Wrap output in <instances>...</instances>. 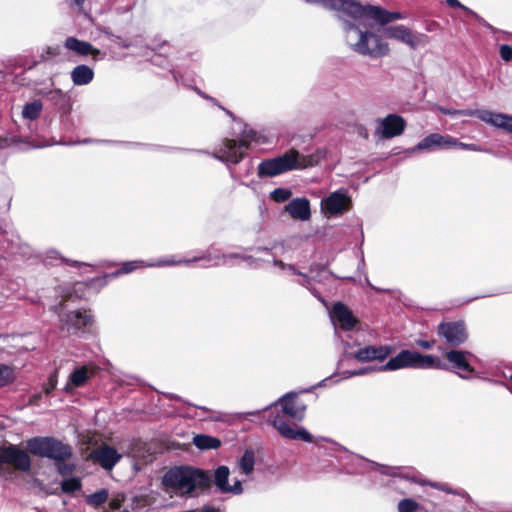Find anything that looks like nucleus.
Returning a JSON list of instances; mask_svg holds the SVG:
<instances>
[{"label":"nucleus","instance_id":"9d476101","mask_svg":"<svg viewBox=\"0 0 512 512\" xmlns=\"http://www.w3.org/2000/svg\"><path fill=\"white\" fill-rule=\"evenodd\" d=\"M249 148L250 142L247 139L235 140L224 138L222 145L215 151L213 156L225 163L238 164L244 159Z\"/></svg>","mask_w":512,"mask_h":512},{"label":"nucleus","instance_id":"72a5a7b5","mask_svg":"<svg viewBox=\"0 0 512 512\" xmlns=\"http://www.w3.org/2000/svg\"><path fill=\"white\" fill-rule=\"evenodd\" d=\"M15 379L14 371L11 367L0 363V387L11 384Z\"/></svg>","mask_w":512,"mask_h":512},{"label":"nucleus","instance_id":"6e6552de","mask_svg":"<svg viewBox=\"0 0 512 512\" xmlns=\"http://www.w3.org/2000/svg\"><path fill=\"white\" fill-rule=\"evenodd\" d=\"M437 335L451 348L463 345L469 337L467 325L463 320L441 322L437 326Z\"/></svg>","mask_w":512,"mask_h":512},{"label":"nucleus","instance_id":"49530a36","mask_svg":"<svg viewBox=\"0 0 512 512\" xmlns=\"http://www.w3.org/2000/svg\"><path fill=\"white\" fill-rule=\"evenodd\" d=\"M380 367H372V366H369V367H364V368H360L358 370H355V371H352L350 373L351 376H360V375H365V374H368V373H371V372H374V371H381Z\"/></svg>","mask_w":512,"mask_h":512},{"label":"nucleus","instance_id":"f3484780","mask_svg":"<svg viewBox=\"0 0 512 512\" xmlns=\"http://www.w3.org/2000/svg\"><path fill=\"white\" fill-rule=\"evenodd\" d=\"M100 368L96 365H83L75 368L69 376L64 391L71 392L73 388L83 387L89 379L94 377Z\"/></svg>","mask_w":512,"mask_h":512},{"label":"nucleus","instance_id":"b1692460","mask_svg":"<svg viewBox=\"0 0 512 512\" xmlns=\"http://www.w3.org/2000/svg\"><path fill=\"white\" fill-rule=\"evenodd\" d=\"M65 47L80 56L92 55L94 59L100 55V50L91 43L77 39L76 37H67L64 43Z\"/></svg>","mask_w":512,"mask_h":512},{"label":"nucleus","instance_id":"f704fd0d","mask_svg":"<svg viewBox=\"0 0 512 512\" xmlns=\"http://www.w3.org/2000/svg\"><path fill=\"white\" fill-rule=\"evenodd\" d=\"M82 487L81 480L77 477L68 478L62 481L61 489L64 493L70 494L80 490Z\"/></svg>","mask_w":512,"mask_h":512},{"label":"nucleus","instance_id":"c85d7f7f","mask_svg":"<svg viewBox=\"0 0 512 512\" xmlns=\"http://www.w3.org/2000/svg\"><path fill=\"white\" fill-rule=\"evenodd\" d=\"M43 109V104L40 100H34L33 102L25 104L22 111V116L25 119L36 120L39 118Z\"/></svg>","mask_w":512,"mask_h":512},{"label":"nucleus","instance_id":"423d86ee","mask_svg":"<svg viewBox=\"0 0 512 512\" xmlns=\"http://www.w3.org/2000/svg\"><path fill=\"white\" fill-rule=\"evenodd\" d=\"M421 368V369H438L443 370V359L433 355H423L416 351L402 350L395 357L382 365L380 370H398L402 368Z\"/></svg>","mask_w":512,"mask_h":512},{"label":"nucleus","instance_id":"1a4fd4ad","mask_svg":"<svg viewBox=\"0 0 512 512\" xmlns=\"http://www.w3.org/2000/svg\"><path fill=\"white\" fill-rule=\"evenodd\" d=\"M471 352L451 349L443 352V370L456 373L463 379H469L475 373L474 367L469 363Z\"/></svg>","mask_w":512,"mask_h":512},{"label":"nucleus","instance_id":"864d4df0","mask_svg":"<svg viewBox=\"0 0 512 512\" xmlns=\"http://www.w3.org/2000/svg\"><path fill=\"white\" fill-rule=\"evenodd\" d=\"M64 262L71 266V267H80L81 265H83V263L79 262V261H76V260H70V259H65Z\"/></svg>","mask_w":512,"mask_h":512},{"label":"nucleus","instance_id":"58836bf2","mask_svg":"<svg viewBox=\"0 0 512 512\" xmlns=\"http://www.w3.org/2000/svg\"><path fill=\"white\" fill-rule=\"evenodd\" d=\"M76 300H79L77 297H75V294H74V291H73V288L71 287L70 290H68L67 292H65L63 295H62V300L61 302L58 304V306H56V311H63L66 304L68 302H75Z\"/></svg>","mask_w":512,"mask_h":512},{"label":"nucleus","instance_id":"39448f33","mask_svg":"<svg viewBox=\"0 0 512 512\" xmlns=\"http://www.w3.org/2000/svg\"><path fill=\"white\" fill-rule=\"evenodd\" d=\"M30 454L55 461L68 460L73 456L72 447L52 436H36L26 441Z\"/></svg>","mask_w":512,"mask_h":512},{"label":"nucleus","instance_id":"bb28decb","mask_svg":"<svg viewBox=\"0 0 512 512\" xmlns=\"http://www.w3.org/2000/svg\"><path fill=\"white\" fill-rule=\"evenodd\" d=\"M193 443L200 450L217 449L221 446L220 439L205 434L195 435Z\"/></svg>","mask_w":512,"mask_h":512},{"label":"nucleus","instance_id":"13d9d810","mask_svg":"<svg viewBox=\"0 0 512 512\" xmlns=\"http://www.w3.org/2000/svg\"><path fill=\"white\" fill-rule=\"evenodd\" d=\"M202 512H216V511L214 510V508H211V507H204V508L202 509Z\"/></svg>","mask_w":512,"mask_h":512},{"label":"nucleus","instance_id":"a211bd4d","mask_svg":"<svg viewBox=\"0 0 512 512\" xmlns=\"http://www.w3.org/2000/svg\"><path fill=\"white\" fill-rule=\"evenodd\" d=\"M313 4H321L323 7L341 11L348 16L356 15L360 11V2L358 0H305Z\"/></svg>","mask_w":512,"mask_h":512},{"label":"nucleus","instance_id":"f8f14e48","mask_svg":"<svg viewBox=\"0 0 512 512\" xmlns=\"http://www.w3.org/2000/svg\"><path fill=\"white\" fill-rule=\"evenodd\" d=\"M388 38L396 39L408 45L411 49H417L419 45L427 43V36L424 34L415 35L404 25L390 26L385 29Z\"/></svg>","mask_w":512,"mask_h":512},{"label":"nucleus","instance_id":"5701e85b","mask_svg":"<svg viewBox=\"0 0 512 512\" xmlns=\"http://www.w3.org/2000/svg\"><path fill=\"white\" fill-rule=\"evenodd\" d=\"M438 110L443 115H449V116H476L477 118L481 119L484 122L490 123L494 126L495 117L499 116L500 113H493L487 110H456V109H449L444 107H439Z\"/></svg>","mask_w":512,"mask_h":512},{"label":"nucleus","instance_id":"ddd939ff","mask_svg":"<svg viewBox=\"0 0 512 512\" xmlns=\"http://www.w3.org/2000/svg\"><path fill=\"white\" fill-rule=\"evenodd\" d=\"M360 11L351 17L354 19L369 17L381 25H386L394 20L402 19L403 15L400 12H390L379 6L363 5L360 3Z\"/></svg>","mask_w":512,"mask_h":512},{"label":"nucleus","instance_id":"8fccbe9b","mask_svg":"<svg viewBox=\"0 0 512 512\" xmlns=\"http://www.w3.org/2000/svg\"><path fill=\"white\" fill-rule=\"evenodd\" d=\"M416 343L423 349H431L435 344V340H417Z\"/></svg>","mask_w":512,"mask_h":512},{"label":"nucleus","instance_id":"37998d69","mask_svg":"<svg viewBox=\"0 0 512 512\" xmlns=\"http://www.w3.org/2000/svg\"><path fill=\"white\" fill-rule=\"evenodd\" d=\"M57 385V373L54 372L51 374L48 378L47 383L45 384L43 391L46 395H49L52 393V391L56 388Z\"/></svg>","mask_w":512,"mask_h":512},{"label":"nucleus","instance_id":"4c0bfd02","mask_svg":"<svg viewBox=\"0 0 512 512\" xmlns=\"http://www.w3.org/2000/svg\"><path fill=\"white\" fill-rule=\"evenodd\" d=\"M291 195L292 192L289 189L276 188L271 192L270 197L276 203H283L287 201L291 197Z\"/></svg>","mask_w":512,"mask_h":512},{"label":"nucleus","instance_id":"0e129e2a","mask_svg":"<svg viewBox=\"0 0 512 512\" xmlns=\"http://www.w3.org/2000/svg\"><path fill=\"white\" fill-rule=\"evenodd\" d=\"M103 512H109V511H103Z\"/></svg>","mask_w":512,"mask_h":512},{"label":"nucleus","instance_id":"052dcab7","mask_svg":"<svg viewBox=\"0 0 512 512\" xmlns=\"http://www.w3.org/2000/svg\"><path fill=\"white\" fill-rule=\"evenodd\" d=\"M509 384L507 385L508 389L512 392V375L509 377Z\"/></svg>","mask_w":512,"mask_h":512},{"label":"nucleus","instance_id":"ea45409f","mask_svg":"<svg viewBox=\"0 0 512 512\" xmlns=\"http://www.w3.org/2000/svg\"><path fill=\"white\" fill-rule=\"evenodd\" d=\"M418 508V503L412 499H403L398 504L399 512H415Z\"/></svg>","mask_w":512,"mask_h":512},{"label":"nucleus","instance_id":"c756f323","mask_svg":"<svg viewBox=\"0 0 512 512\" xmlns=\"http://www.w3.org/2000/svg\"><path fill=\"white\" fill-rule=\"evenodd\" d=\"M255 454L253 450L247 449L242 455L239 465L243 473L250 474L254 470Z\"/></svg>","mask_w":512,"mask_h":512},{"label":"nucleus","instance_id":"cd10ccee","mask_svg":"<svg viewBox=\"0 0 512 512\" xmlns=\"http://www.w3.org/2000/svg\"><path fill=\"white\" fill-rule=\"evenodd\" d=\"M229 474H230V471L227 466H219L215 470L214 483L222 493H225L227 491V487L229 485L228 484Z\"/></svg>","mask_w":512,"mask_h":512},{"label":"nucleus","instance_id":"c03bdc74","mask_svg":"<svg viewBox=\"0 0 512 512\" xmlns=\"http://www.w3.org/2000/svg\"><path fill=\"white\" fill-rule=\"evenodd\" d=\"M500 57L505 62L512 60V46L508 44H502L499 49Z\"/></svg>","mask_w":512,"mask_h":512},{"label":"nucleus","instance_id":"0eeeda50","mask_svg":"<svg viewBox=\"0 0 512 512\" xmlns=\"http://www.w3.org/2000/svg\"><path fill=\"white\" fill-rule=\"evenodd\" d=\"M29 453L28 450H23L16 444L0 446V470L6 464L16 471L29 472L32 465Z\"/></svg>","mask_w":512,"mask_h":512},{"label":"nucleus","instance_id":"9b49d317","mask_svg":"<svg viewBox=\"0 0 512 512\" xmlns=\"http://www.w3.org/2000/svg\"><path fill=\"white\" fill-rule=\"evenodd\" d=\"M61 322V330L68 334H77L94 323V316L91 310H74L67 313L57 311Z\"/></svg>","mask_w":512,"mask_h":512},{"label":"nucleus","instance_id":"3c124183","mask_svg":"<svg viewBox=\"0 0 512 512\" xmlns=\"http://www.w3.org/2000/svg\"><path fill=\"white\" fill-rule=\"evenodd\" d=\"M42 399V392L34 393L29 398V404L38 405Z\"/></svg>","mask_w":512,"mask_h":512},{"label":"nucleus","instance_id":"4d7b16f0","mask_svg":"<svg viewBox=\"0 0 512 512\" xmlns=\"http://www.w3.org/2000/svg\"><path fill=\"white\" fill-rule=\"evenodd\" d=\"M203 259V257H194L193 260H183V263H190L191 261H198ZM178 263H182V261H179Z\"/></svg>","mask_w":512,"mask_h":512},{"label":"nucleus","instance_id":"a878e982","mask_svg":"<svg viewBox=\"0 0 512 512\" xmlns=\"http://www.w3.org/2000/svg\"><path fill=\"white\" fill-rule=\"evenodd\" d=\"M94 78V71L87 65L76 66L71 72V79L75 85L82 86L89 84Z\"/></svg>","mask_w":512,"mask_h":512},{"label":"nucleus","instance_id":"2f4dec72","mask_svg":"<svg viewBox=\"0 0 512 512\" xmlns=\"http://www.w3.org/2000/svg\"><path fill=\"white\" fill-rule=\"evenodd\" d=\"M108 499V491L106 489H100L90 495L86 496V503L94 508H97L104 504Z\"/></svg>","mask_w":512,"mask_h":512},{"label":"nucleus","instance_id":"4468645a","mask_svg":"<svg viewBox=\"0 0 512 512\" xmlns=\"http://www.w3.org/2000/svg\"><path fill=\"white\" fill-rule=\"evenodd\" d=\"M391 353L392 347L389 345H368L349 353L348 356L360 363H365L374 360L384 361Z\"/></svg>","mask_w":512,"mask_h":512},{"label":"nucleus","instance_id":"f257e3e1","mask_svg":"<svg viewBox=\"0 0 512 512\" xmlns=\"http://www.w3.org/2000/svg\"><path fill=\"white\" fill-rule=\"evenodd\" d=\"M306 406L300 403L296 393H288L279 399L273 407L266 410L267 421L278 433L290 440L314 442V437L303 427L293 428L287 418L302 421L305 417Z\"/></svg>","mask_w":512,"mask_h":512},{"label":"nucleus","instance_id":"7c9ffc66","mask_svg":"<svg viewBox=\"0 0 512 512\" xmlns=\"http://www.w3.org/2000/svg\"><path fill=\"white\" fill-rule=\"evenodd\" d=\"M47 99L59 108H65L68 104L67 95L60 89H54L49 91L47 93Z\"/></svg>","mask_w":512,"mask_h":512},{"label":"nucleus","instance_id":"6e6d98bb","mask_svg":"<svg viewBox=\"0 0 512 512\" xmlns=\"http://www.w3.org/2000/svg\"><path fill=\"white\" fill-rule=\"evenodd\" d=\"M255 135H256L255 131L249 130V132L247 133L246 136H247V138L252 140V139H254Z\"/></svg>","mask_w":512,"mask_h":512},{"label":"nucleus","instance_id":"7ed1b4c3","mask_svg":"<svg viewBox=\"0 0 512 512\" xmlns=\"http://www.w3.org/2000/svg\"><path fill=\"white\" fill-rule=\"evenodd\" d=\"M318 163L317 155H301L298 150L290 149L278 157L262 160L258 165L257 174L260 178L275 177L288 171L313 167Z\"/></svg>","mask_w":512,"mask_h":512},{"label":"nucleus","instance_id":"4be33fe9","mask_svg":"<svg viewBox=\"0 0 512 512\" xmlns=\"http://www.w3.org/2000/svg\"><path fill=\"white\" fill-rule=\"evenodd\" d=\"M107 284L106 277H95L88 281H78L72 286L75 297L78 299H87V291L93 290L98 293L101 288Z\"/></svg>","mask_w":512,"mask_h":512},{"label":"nucleus","instance_id":"e2e57ef3","mask_svg":"<svg viewBox=\"0 0 512 512\" xmlns=\"http://www.w3.org/2000/svg\"><path fill=\"white\" fill-rule=\"evenodd\" d=\"M165 264H174V262L166 261Z\"/></svg>","mask_w":512,"mask_h":512},{"label":"nucleus","instance_id":"a19ab883","mask_svg":"<svg viewBox=\"0 0 512 512\" xmlns=\"http://www.w3.org/2000/svg\"><path fill=\"white\" fill-rule=\"evenodd\" d=\"M446 2L450 7L459 8L464 11H467L469 14L473 15L478 21H480V22L483 21V19L478 14H476L475 12H473L472 10H470L469 8H467L466 6L461 4L458 0H446Z\"/></svg>","mask_w":512,"mask_h":512},{"label":"nucleus","instance_id":"c9c22d12","mask_svg":"<svg viewBox=\"0 0 512 512\" xmlns=\"http://www.w3.org/2000/svg\"><path fill=\"white\" fill-rule=\"evenodd\" d=\"M54 464L57 469V472L62 477H69L76 470V465L74 463L67 462V460L55 461Z\"/></svg>","mask_w":512,"mask_h":512},{"label":"nucleus","instance_id":"a18cd8bd","mask_svg":"<svg viewBox=\"0 0 512 512\" xmlns=\"http://www.w3.org/2000/svg\"><path fill=\"white\" fill-rule=\"evenodd\" d=\"M148 496L140 495L132 498V508H142L148 505Z\"/></svg>","mask_w":512,"mask_h":512},{"label":"nucleus","instance_id":"603ef678","mask_svg":"<svg viewBox=\"0 0 512 512\" xmlns=\"http://www.w3.org/2000/svg\"><path fill=\"white\" fill-rule=\"evenodd\" d=\"M434 487H436L437 489H439L441 491H444V492H447V493H451V489L448 487L447 484L437 483V484L434 485Z\"/></svg>","mask_w":512,"mask_h":512},{"label":"nucleus","instance_id":"680f3d73","mask_svg":"<svg viewBox=\"0 0 512 512\" xmlns=\"http://www.w3.org/2000/svg\"><path fill=\"white\" fill-rule=\"evenodd\" d=\"M291 269L296 273L295 268H294L293 266H291ZM297 274H300V275H301V273H300V272H297ZM302 276H303V277H305V278H307V275H306V274H302Z\"/></svg>","mask_w":512,"mask_h":512},{"label":"nucleus","instance_id":"09e8293b","mask_svg":"<svg viewBox=\"0 0 512 512\" xmlns=\"http://www.w3.org/2000/svg\"><path fill=\"white\" fill-rule=\"evenodd\" d=\"M124 501V498H113L109 501V508L112 509V510H118L121 505H122V502Z\"/></svg>","mask_w":512,"mask_h":512},{"label":"nucleus","instance_id":"2eb2a0df","mask_svg":"<svg viewBox=\"0 0 512 512\" xmlns=\"http://www.w3.org/2000/svg\"><path fill=\"white\" fill-rule=\"evenodd\" d=\"M351 207V198L341 191H335L322 200V209L330 215H341Z\"/></svg>","mask_w":512,"mask_h":512},{"label":"nucleus","instance_id":"de8ad7c7","mask_svg":"<svg viewBox=\"0 0 512 512\" xmlns=\"http://www.w3.org/2000/svg\"><path fill=\"white\" fill-rule=\"evenodd\" d=\"M243 491L242 483L241 481L237 480L233 485H228L227 491L225 493H233V494H240Z\"/></svg>","mask_w":512,"mask_h":512},{"label":"nucleus","instance_id":"393cba45","mask_svg":"<svg viewBox=\"0 0 512 512\" xmlns=\"http://www.w3.org/2000/svg\"><path fill=\"white\" fill-rule=\"evenodd\" d=\"M450 142H452V137L450 136H443L438 133H431L418 143L417 148L419 150H425L435 146L446 147L450 146Z\"/></svg>","mask_w":512,"mask_h":512},{"label":"nucleus","instance_id":"20e7f679","mask_svg":"<svg viewBox=\"0 0 512 512\" xmlns=\"http://www.w3.org/2000/svg\"><path fill=\"white\" fill-rule=\"evenodd\" d=\"M346 40L353 50L361 55L381 58L389 54V45L370 31L363 32L356 24L346 21L344 26Z\"/></svg>","mask_w":512,"mask_h":512},{"label":"nucleus","instance_id":"bf43d9fd","mask_svg":"<svg viewBox=\"0 0 512 512\" xmlns=\"http://www.w3.org/2000/svg\"><path fill=\"white\" fill-rule=\"evenodd\" d=\"M72 2L77 5H82L85 2V0H72Z\"/></svg>","mask_w":512,"mask_h":512},{"label":"nucleus","instance_id":"dca6fc26","mask_svg":"<svg viewBox=\"0 0 512 512\" xmlns=\"http://www.w3.org/2000/svg\"><path fill=\"white\" fill-rule=\"evenodd\" d=\"M331 319L344 331H351L358 324L359 320L353 312L342 302H336L331 309Z\"/></svg>","mask_w":512,"mask_h":512},{"label":"nucleus","instance_id":"5fc2aeb1","mask_svg":"<svg viewBox=\"0 0 512 512\" xmlns=\"http://www.w3.org/2000/svg\"><path fill=\"white\" fill-rule=\"evenodd\" d=\"M47 53L50 54V55H53V56H57L59 54V49L58 48L48 47Z\"/></svg>","mask_w":512,"mask_h":512},{"label":"nucleus","instance_id":"f03ea898","mask_svg":"<svg viewBox=\"0 0 512 512\" xmlns=\"http://www.w3.org/2000/svg\"><path fill=\"white\" fill-rule=\"evenodd\" d=\"M211 483L208 472L192 466L171 467L162 478V484L167 491L186 497L194 496L196 490L209 489Z\"/></svg>","mask_w":512,"mask_h":512},{"label":"nucleus","instance_id":"473e14b6","mask_svg":"<svg viewBox=\"0 0 512 512\" xmlns=\"http://www.w3.org/2000/svg\"><path fill=\"white\" fill-rule=\"evenodd\" d=\"M139 267H140V264L138 261L125 262V263H123V265L121 266L120 269L116 270L113 273L105 274L103 277H106V280L108 281L109 279L116 278L122 274H128L130 272H133L136 269H138Z\"/></svg>","mask_w":512,"mask_h":512},{"label":"nucleus","instance_id":"412c9836","mask_svg":"<svg viewBox=\"0 0 512 512\" xmlns=\"http://www.w3.org/2000/svg\"><path fill=\"white\" fill-rule=\"evenodd\" d=\"M287 211L292 218L302 221L309 220L311 217L310 202L305 197L292 199L286 206Z\"/></svg>","mask_w":512,"mask_h":512},{"label":"nucleus","instance_id":"79ce46f5","mask_svg":"<svg viewBox=\"0 0 512 512\" xmlns=\"http://www.w3.org/2000/svg\"><path fill=\"white\" fill-rule=\"evenodd\" d=\"M450 146H456L463 150H471V151H482V149L477 144H466L463 142H459L457 139L452 138V142H450Z\"/></svg>","mask_w":512,"mask_h":512},{"label":"nucleus","instance_id":"6ab92c4d","mask_svg":"<svg viewBox=\"0 0 512 512\" xmlns=\"http://www.w3.org/2000/svg\"><path fill=\"white\" fill-rule=\"evenodd\" d=\"M381 135L385 139H391L401 135L406 127L404 118L397 114H389L381 121Z\"/></svg>","mask_w":512,"mask_h":512},{"label":"nucleus","instance_id":"e433bc0d","mask_svg":"<svg viewBox=\"0 0 512 512\" xmlns=\"http://www.w3.org/2000/svg\"><path fill=\"white\" fill-rule=\"evenodd\" d=\"M494 126L512 133V116L501 114L495 117Z\"/></svg>","mask_w":512,"mask_h":512},{"label":"nucleus","instance_id":"aec40b11","mask_svg":"<svg viewBox=\"0 0 512 512\" xmlns=\"http://www.w3.org/2000/svg\"><path fill=\"white\" fill-rule=\"evenodd\" d=\"M91 457L97 461L102 468L111 470L116 463L120 460L121 455L118 454L117 450L111 446L104 445L95 449L91 453Z\"/></svg>","mask_w":512,"mask_h":512}]
</instances>
